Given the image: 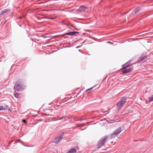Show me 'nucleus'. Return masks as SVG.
<instances>
[{"label": "nucleus", "instance_id": "f257e3e1", "mask_svg": "<svg viewBox=\"0 0 153 153\" xmlns=\"http://www.w3.org/2000/svg\"><path fill=\"white\" fill-rule=\"evenodd\" d=\"M127 99L126 97H123L118 101L117 105V110L120 109L122 108L126 103Z\"/></svg>", "mask_w": 153, "mask_h": 153}, {"label": "nucleus", "instance_id": "f03ea898", "mask_svg": "<svg viewBox=\"0 0 153 153\" xmlns=\"http://www.w3.org/2000/svg\"><path fill=\"white\" fill-rule=\"evenodd\" d=\"M24 85L19 81H16L14 86L15 91H22L24 90Z\"/></svg>", "mask_w": 153, "mask_h": 153}, {"label": "nucleus", "instance_id": "7ed1b4c3", "mask_svg": "<svg viewBox=\"0 0 153 153\" xmlns=\"http://www.w3.org/2000/svg\"><path fill=\"white\" fill-rule=\"evenodd\" d=\"M108 138V136H105L103 137L99 140L97 145V147L98 149H99L102 146H104L105 144L107 141Z\"/></svg>", "mask_w": 153, "mask_h": 153}, {"label": "nucleus", "instance_id": "20e7f679", "mask_svg": "<svg viewBox=\"0 0 153 153\" xmlns=\"http://www.w3.org/2000/svg\"><path fill=\"white\" fill-rule=\"evenodd\" d=\"M122 128L121 127H119L117 128L114 132L111 134L110 137V139H112L114 138L117 136L121 131Z\"/></svg>", "mask_w": 153, "mask_h": 153}, {"label": "nucleus", "instance_id": "39448f33", "mask_svg": "<svg viewBox=\"0 0 153 153\" xmlns=\"http://www.w3.org/2000/svg\"><path fill=\"white\" fill-rule=\"evenodd\" d=\"M45 114L47 116L51 117H50V118L52 119L53 118V117H52L54 116L55 114V110H52L51 108L46 110Z\"/></svg>", "mask_w": 153, "mask_h": 153}, {"label": "nucleus", "instance_id": "423d86ee", "mask_svg": "<svg viewBox=\"0 0 153 153\" xmlns=\"http://www.w3.org/2000/svg\"><path fill=\"white\" fill-rule=\"evenodd\" d=\"M127 68L123 67L121 70L123 74H127L131 72L133 68Z\"/></svg>", "mask_w": 153, "mask_h": 153}, {"label": "nucleus", "instance_id": "0eeeda50", "mask_svg": "<svg viewBox=\"0 0 153 153\" xmlns=\"http://www.w3.org/2000/svg\"><path fill=\"white\" fill-rule=\"evenodd\" d=\"M133 61V59H131L129 60L127 62L125 63V64L123 65L122 66L123 67H125V68H128V67L131 66L132 65L135 64V62H132L131 63V62H132Z\"/></svg>", "mask_w": 153, "mask_h": 153}, {"label": "nucleus", "instance_id": "6e6552de", "mask_svg": "<svg viewBox=\"0 0 153 153\" xmlns=\"http://www.w3.org/2000/svg\"><path fill=\"white\" fill-rule=\"evenodd\" d=\"M63 135L61 134L59 136H58L55 138V140L54 141V143L56 144H57L60 142L61 140L63 138Z\"/></svg>", "mask_w": 153, "mask_h": 153}, {"label": "nucleus", "instance_id": "1a4fd4ad", "mask_svg": "<svg viewBox=\"0 0 153 153\" xmlns=\"http://www.w3.org/2000/svg\"><path fill=\"white\" fill-rule=\"evenodd\" d=\"M79 33V32L77 31H72L71 32H68L65 33V34L62 35L65 36V35H70L72 36H74L76 35V34H78Z\"/></svg>", "mask_w": 153, "mask_h": 153}, {"label": "nucleus", "instance_id": "9d476101", "mask_svg": "<svg viewBox=\"0 0 153 153\" xmlns=\"http://www.w3.org/2000/svg\"><path fill=\"white\" fill-rule=\"evenodd\" d=\"M147 58V57L146 56L142 55L138 59V62H143L146 60Z\"/></svg>", "mask_w": 153, "mask_h": 153}, {"label": "nucleus", "instance_id": "9b49d317", "mask_svg": "<svg viewBox=\"0 0 153 153\" xmlns=\"http://www.w3.org/2000/svg\"><path fill=\"white\" fill-rule=\"evenodd\" d=\"M88 8L83 5L81 6L78 9L79 11H84L85 9H87Z\"/></svg>", "mask_w": 153, "mask_h": 153}, {"label": "nucleus", "instance_id": "f8f14e48", "mask_svg": "<svg viewBox=\"0 0 153 153\" xmlns=\"http://www.w3.org/2000/svg\"><path fill=\"white\" fill-rule=\"evenodd\" d=\"M76 150L72 148L69 150L67 153H75Z\"/></svg>", "mask_w": 153, "mask_h": 153}, {"label": "nucleus", "instance_id": "ddd939ff", "mask_svg": "<svg viewBox=\"0 0 153 153\" xmlns=\"http://www.w3.org/2000/svg\"><path fill=\"white\" fill-rule=\"evenodd\" d=\"M140 10V9L139 7L136 8L134 9L133 11L135 13H136L137 12H139Z\"/></svg>", "mask_w": 153, "mask_h": 153}, {"label": "nucleus", "instance_id": "4468645a", "mask_svg": "<svg viewBox=\"0 0 153 153\" xmlns=\"http://www.w3.org/2000/svg\"><path fill=\"white\" fill-rule=\"evenodd\" d=\"M9 11V10L7 9H4L2 10L1 12V14L2 15L3 14L7 13Z\"/></svg>", "mask_w": 153, "mask_h": 153}, {"label": "nucleus", "instance_id": "2eb2a0df", "mask_svg": "<svg viewBox=\"0 0 153 153\" xmlns=\"http://www.w3.org/2000/svg\"><path fill=\"white\" fill-rule=\"evenodd\" d=\"M7 106H6V108H4L2 106L0 105V111L1 110H4L6 109H7Z\"/></svg>", "mask_w": 153, "mask_h": 153}, {"label": "nucleus", "instance_id": "dca6fc26", "mask_svg": "<svg viewBox=\"0 0 153 153\" xmlns=\"http://www.w3.org/2000/svg\"><path fill=\"white\" fill-rule=\"evenodd\" d=\"M63 118H64V119H65V120H67L68 119H69V117H68V116H65V117H63L60 118L59 119V120H61L63 119Z\"/></svg>", "mask_w": 153, "mask_h": 153}, {"label": "nucleus", "instance_id": "f3484780", "mask_svg": "<svg viewBox=\"0 0 153 153\" xmlns=\"http://www.w3.org/2000/svg\"><path fill=\"white\" fill-rule=\"evenodd\" d=\"M149 99L150 102H152L153 101V95L149 97Z\"/></svg>", "mask_w": 153, "mask_h": 153}, {"label": "nucleus", "instance_id": "a211bd4d", "mask_svg": "<svg viewBox=\"0 0 153 153\" xmlns=\"http://www.w3.org/2000/svg\"><path fill=\"white\" fill-rule=\"evenodd\" d=\"M14 96L15 97L18 98V97L19 96V93H14Z\"/></svg>", "mask_w": 153, "mask_h": 153}, {"label": "nucleus", "instance_id": "6ab92c4d", "mask_svg": "<svg viewBox=\"0 0 153 153\" xmlns=\"http://www.w3.org/2000/svg\"><path fill=\"white\" fill-rule=\"evenodd\" d=\"M96 86H93V87H91V88H89V89H87L86 90V91H90L93 88H94Z\"/></svg>", "mask_w": 153, "mask_h": 153}, {"label": "nucleus", "instance_id": "aec40b11", "mask_svg": "<svg viewBox=\"0 0 153 153\" xmlns=\"http://www.w3.org/2000/svg\"><path fill=\"white\" fill-rule=\"evenodd\" d=\"M107 43H108L110 44H114V43L110 41H108V42H107Z\"/></svg>", "mask_w": 153, "mask_h": 153}, {"label": "nucleus", "instance_id": "412c9836", "mask_svg": "<svg viewBox=\"0 0 153 153\" xmlns=\"http://www.w3.org/2000/svg\"><path fill=\"white\" fill-rule=\"evenodd\" d=\"M23 122L25 123H27L26 120H23Z\"/></svg>", "mask_w": 153, "mask_h": 153}, {"label": "nucleus", "instance_id": "4be33fe9", "mask_svg": "<svg viewBox=\"0 0 153 153\" xmlns=\"http://www.w3.org/2000/svg\"><path fill=\"white\" fill-rule=\"evenodd\" d=\"M1 58V57H0V59ZM0 61H1V60L0 59Z\"/></svg>", "mask_w": 153, "mask_h": 153}, {"label": "nucleus", "instance_id": "5701e85b", "mask_svg": "<svg viewBox=\"0 0 153 153\" xmlns=\"http://www.w3.org/2000/svg\"><path fill=\"white\" fill-rule=\"evenodd\" d=\"M10 111H11V109H10Z\"/></svg>", "mask_w": 153, "mask_h": 153}]
</instances>
